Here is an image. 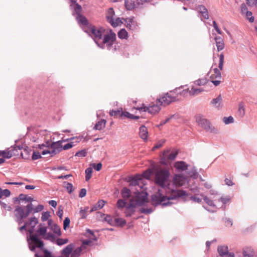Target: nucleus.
Returning <instances> with one entry per match:
<instances>
[{"instance_id":"nucleus-8","label":"nucleus","mask_w":257,"mask_h":257,"mask_svg":"<svg viewBox=\"0 0 257 257\" xmlns=\"http://www.w3.org/2000/svg\"><path fill=\"white\" fill-rule=\"evenodd\" d=\"M165 195H164L162 190L159 189L156 194L151 196V200L152 204L155 206H158L162 202L165 201Z\"/></svg>"},{"instance_id":"nucleus-10","label":"nucleus","mask_w":257,"mask_h":257,"mask_svg":"<svg viewBox=\"0 0 257 257\" xmlns=\"http://www.w3.org/2000/svg\"><path fill=\"white\" fill-rule=\"evenodd\" d=\"M187 176L182 174H175L173 177V184L177 186H182L188 182Z\"/></svg>"},{"instance_id":"nucleus-44","label":"nucleus","mask_w":257,"mask_h":257,"mask_svg":"<svg viewBox=\"0 0 257 257\" xmlns=\"http://www.w3.org/2000/svg\"><path fill=\"white\" fill-rule=\"evenodd\" d=\"M63 184L65 185L64 187L66 188L69 194H71L74 191V188L72 183L64 181Z\"/></svg>"},{"instance_id":"nucleus-9","label":"nucleus","mask_w":257,"mask_h":257,"mask_svg":"<svg viewBox=\"0 0 257 257\" xmlns=\"http://www.w3.org/2000/svg\"><path fill=\"white\" fill-rule=\"evenodd\" d=\"M123 20L127 29L132 31H135L138 29L139 24L134 17L127 18L123 19Z\"/></svg>"},{"instance_id":"nucleus-20","label":"nucleus","mask_w":257,"mask_h":257,"mask_svg":"<svg viewBox=\"0 0 257 257\" xmlns=\"http://www.w3.org/2000/svg\"><path fill=\"white\" fill-rule=\"evenodd\" d=\"M76 19L78 21V23L82 25L83 26H87V30L88 29V27L90 25L89 24V23L87 20V19L82 15H79L78 16H76Z\"/></svg>"},{"instance_id":"nucleus-36","label":"nucleus","mask_w":257,"mask_h":257,"mask_svg":"<svg viewBox=\"0 0 257 257\" xmlns=\"http://www.w3.org/2000/svg\"><path fill=\"white\" fill-rule=\"evenodd\" d=\"M114 15V11L112 8H110L108 9L107 11V13L106 16V18L107 21L109 23L113 19V16Z\"/></svg>"},{"instance_id":"nucleus-53","label":"nucleus","mask_w":257,"mask_h":257,"mask_svg":"<svg viewBox=\"0 0 257 257\" xmlns=\"http://www.w3.org/2000/svg\"><path fill=\"white\" fill-rule=\"evenodd\" d=\"M219 61L218 64V67L220 70H222L223 69V66L224 63V55L223 53H221L219 55Z\"/></svg>"},{"instance_id":"nucleus-64","label":"nucleus","mask_w":257,"mask_h":257,"mask_svg":"<svg viewBox=\"0 0 257 257\" xmlns=\"http://www.w3.org/2000/svg\"><path fill=\"white\" fill-rule=\"evenodd\" d=\"M178 152L177 151L172 152L168 156V159L171 161L174 160L178 155Z\"/></svg>"},{"instance_id":"nucleus-11","label":"nucleus","mask_w":257,"mask_h":257,"mask_svg":"<svg viewBox=\"0 0 257 257\" xmlns=\"http://www.w3.org/2000/svg\"><path fill=\"white\" fill-rule=\"evenodd\" d=\"M24 208L20 205H17L14 210V215L16 217V221L19 225L23 222Z\"/></svg>"},{"instance_id":"nucleus-57","label":"nucleus","mask_w":257,"mask_h":257,"mask_svg":"<svg viewBox=\"0 0 257 257\" xmlns=\"http://www.w3.org/2000/svg\"><path fill=\"white\" fill-rule=\"evenodd\" d=\"M41 158H42L41 154L39 152L33 151L32 159L33 160H36Z\"/></svg>"},{"instance_id":"nucleus-38","label":"nucleus","mask_w":257,"mask_h":257,"mask_svg":"<svg viewBox=\"0 0 257 257\" xmlns=\"http://www.w3.org/2000/svg\"><path fill=\"white\" fill-rule=\"evenodd\" d=\"M127 202L125 201V199H119L116 202V206L118 209H121L123 208H125L127 206Z\"/></svg>"},{"instance_id":"nucleus-12","label":"nucleus","mask_w":257,"mask_h":257,"mask_svg":"<svg viewBox=\"0 0 257 257\" xmlns=\"http://www.w3.org/2000/svg\"><path fill=\"white\" fill-rule=\"evenodd\" d=\"M217 251L219 255L223 257L224 255H227V257H234L233 252L228 251V247L227 245H219L217 247Z\"/></svg>"},{"instance_id":"nucleus-39","label":"nucleus","mask_w":257,"mask_h":257,"mask_svg":"<svg viewBox=\"0 0 257 257\" xmlns=\"http://www.w3.org/2000/svg\"><path fill=\"white\" fill-rule=\"evenodd\" d=\"M46 232L47 227L45 226L41 227L37 230L35 234H38V237L39 235H41L43 236V237H44L46 235Z\"/></svg>"},{"instance_id":"nucleus-33","label":"nucleus","mask_w":257,"mask_h":257,"mask_svg":"<svg viewBox=\"0 0 257 257\" xmlns=\"http://www.w3.org/2000/svg\"><path fill=\"white\" fill-rule=\"evenodd\" d=\"M122 112V108L117 109L116 110H111L109 111V115L111 116H114L115 118H121V112Z\"/></svg>"},{"instance_id":"nucleus-49","label":"nucleus","mask_w":257,"mask_h":257,"mask_svg":"<svg viewBox=\"0 0 257 257\" xmlns=\"http://www.w3.org/2000/svg\"><path fill=\"white\" fill-rule=\"evenodd\" d=\"M104 221L107 222L111 226H114V219H113L112 216L110 215H106L104 219Z\"/></svg>"},{"instance_id":"nucleus-23","label":"nucleus","mask_w":257,"mask_h":257,"mask_svg":"<svg viewBox=\"0 0 257 257\" xmlns=\"http://www.w3.org/2000/svg\"><path fill=\"white\" fill-rule=\"evenodd\" d=\"M121 195L123 199L126 200L131 196L132 192L130 189L124 187L121 190Z\"/></svg>"},{"instance_id":"nucleus-60","label":"nucleus","mask_w":257,"mask_h":257,"mask_svg":"<svg viewBox=\"0 0 257 257\" xmlns=\"http://www.w3.org/2000/svg\"><path fill=\"white\" fill-rule=\"evenodd\" d=\"M87 155V152L85 149L81 150L80 151H78L75 154V156L80 157H84Z\"/></svg>"},{"instance_id":"nucleus-1","label":"nucleus","mask_w":257,"mask_h":257,"mask_svg":"<svg viewBox=\"0 0 257 257\" xmlns=\"http://www.w3.org/2000/svg\"><path fill=\"white\" fill-rule=\"evenodd\" d=\"M90 34L97 45L101 49L110 50L116 40V34L110 29L90 25L85 31Z\"/></svg>"},{"instance_id":"nucleus-15","label":"nucleus","mask_w":257,"mask_h":257,"mask_svg":"<svg viewBox=\"0 0 257 257\" xmlns=\"http://www.w3.org/2000/svg\"><path fill=\"white\" fill-rule=\"evenodd\" d=\"M171 192L173 193L176 198H181L183 200H185V197L188 195L187 192L185 190H177V189H171Z\"/></svg>"},{"instance_id":"nucleus-35","label":"nucleus","mask_w":257,"mask_h":257,"mask_svg":"<svg viewBox=\"0 0 257 257\" xmlns=\"http://www.w3.org/2000/svg\"><path fill=\"white\" fill-rule=\"evenodd\" d=\"M153 174V171L152 169H148L147 170L144 171L143 174L141 175L142 176V181L143 178L149 180L151 176Z\"/></svg>"},{"instance_id":"nucleus-43","label":"nucleus","mask_w":257,"mask_h":257,"mask_svg":"<svg viewBox=\"0 0 257 257\" xmlns=\"http://www.w3.org/2000/svg\"><path fill=\"white\" fill-rule=\"evenodd\" d=\"M82 250L81 247H78L75 248L71 254V257H79Z\"/></svg>"},{"instance_id":"nucleus-16","label":"nucleus","mask_w":257,"mask_h":257,"mask_svg":"<svg viewBox=\"0 0 257 257\" xmlns=\"http://www.w3.org/2000/svg\"><path fill=\"white\" fill-rule=\"evenodd\" d=\"M130 186H140V182L142 181V176L137 174L133 177H129L128 181Z\"/></svg>"},{"instance_id":"nucleus-61","label":"nucleus","mask_w":257,"mask_h":257,"mask_svg":"<svg viewBox=\"0 0 257 257\" xmlns=\"http://www.w3.org/2000/svg\"><path fill=\"white\" fill-rule=\"evenodd\" d=\"M74 143H75V142H71L67 143L63 146H62V150H67L72 148L75 145Z\"/></svg>"},{"instance_id":"nucleus-48","label":"nucleus","mask_w":257,"mask_h":257,"mask_svg":"<svg viewBox=\"0 0 257 257\" xmlns=\"http://www.w3.org/2000/svg\"><path fill=\"white\" fill-rule=\"evenodd\" d=\"M82 138H83L82 136H81V137L79 136V137H72V138H70L69 139H62V140H60V141H62V143H63V142H68L69 141H72L73 140H76L75 143L76 144L77 143H79L81 140V139Z\"/></svg>"},{"instance_id":"nucleus-55","label":"nucleus","mask_w":257,"mask_h":257,"mask_svg":"<svg viewBox=\"0 0 257 257\" xmlns=\"http://www.w3.org/2000/svg\"><path fill=\"white\" fill-rule=\"evenodd\" d=\"M69 240L68 238H58L57 239V244L58 245L61 246L64 244L67 243L68 242Z\"/></svg>"},{"instance_id":"nucleus-45","label":"nucleus","mask_w":257,"mask_h":257,"mask_svg":"<svg viewBox=\"0 0 257 257\" xmlns=\"http://www.w3.org/2000/svg\"><path fill=\"white\" fill-rule=\"evenodd\" d=\"M51 229L53 230L54 233L57 234L58 236L61 235V228L57 224L54 223L51 226Z\"/></svg>"},{"instance_id":"nucleus-41","label":"nucleus","mask_w":257,"mask_h":257,"mask_svg":"<svg viewBox=\"0 0 257 257\" xmlns=\"http://www.w3.org/2000/svg\"><path fill=\"white\" fill-rule=\"evenodd\" d=\"M72 4H74V7L73 9L75 13L76 14V16H78L79 15H81V11H82V8L81 6L76 3H71Z\"/></svg>"},{"instance_id":"nucleus-34","label":"nucleus","mask_w":257,"mask_h":257,"mask_svg":"<svg viewBox=\"0 0 257 257\" xmlns=\"http://www.w3.org/2000/svg\"><path fill=\"white\" fill-rule=\"evenodd\" d=\"M136 208H129L128 207L126 206L124 212L125 216L126 217H131L136 211Z\"/></svg>"},{"instance_id":"nucleus-4","label":"nucleus","mask_w":257,"mask_h":257,"mask_svg":"<svg viewBox=\"0 0 257 257\" xmlns=\"http://www.w3.org/2000/svg\"><path fill=\"white\" fill-rule=\"evenodd\" d=\"M160 105L158 104H150L148 106V112L152 114H155L158 113L160 109V105L167 106L171 104L173 102L179 101V99L177 97H159L157 99Z\"/></svg>"},{"instance_id":"nucleus-5","label":"nucleus","mask_w":257,"mask_h":257,"mask_svg":"<svg viewBox=\"0 0 257 257\" xmlns=\"http://www.w3.org/2000/svg\"><path fill=\"white\" fill-rule=\"evenodd\" d=\"M196 120L198 124L206 132L217 133V130L212 126L210 121L203 117V115L199 114L196 116Z\"/></svg>"},{"instance_id":"nucleus-2","label":"nucleus","mask_w":257,"mask_h":257,"mask_svg":"<svg viewBox=\"0 0 257 257\" xmlns=\"http://www.w3.org/2000/svg\"><path fill=\"white\" fill-rule=\"evenodd\" d=\"M36 225L31 226L28 230L29 236L27 237V242L29 249L31 251L35 252L36 247L39 248L43 250L44 243L39 237L38 234L33 233Z\"/></svg>"},{"instance_id":"nucleus-51","label":"nucleus","mask_w":257,"mask_h":257,"mask_svg":"<svg viewBox=\"0 0 257 257\" xmlns=\"http://www.w3.org/2000/svg\"><path fill=\"white\" fill-rule=\"evenodd\" d=\"M207 82L208 80L205 78H203L199 79L198 80L195 81L194 83L196 85L201 86L204 85L207 83Z\"/></svg>"},{"instance_id":"nucleus-42","label":"nucleus","mask_w":257,"mask_h":257,"mask_svg":"<svg viewBox=\"0 0 257 257\" xmlns=\"http://www.w3.org/2000/svg\"><path fill=\"white\" fill-rule=\"evenodd\" d=\"M230 199H231V198L229 196H228L226 197H221L218 199V201L221 202L223 204V205L222 206L221 208L225 209V205L226 203H228L230 201Z\"/></svg>"},{"instance_id":"nucleus-7","label":"nucleus","mask_w":257,"mask_h":257,"mask_svg":"<svg viewBox=\"0 0 257 257\" xmlns=\"http://www.w3.org/2000/svg\"><path fill=\"white\" fill-rule=\"evenodd\" d=\"M180 88H176L175 90L171 91V92L174 93L173 95L176 94H180L183 96H187L188 94L189 95H199L201 93V92L204 91V89L202 88H192L191 90L189 91L186 90H183L182 93L180 92Z\"/></svg>"},{"instance_id":"nucleus-26","label":"nucleus","mask_w":257,"mask_h":257,"mask_svg":"<svg viewBox=\"0 0 257 257\" xmlns=\"http://www.w3.org/2000/svg\"><path fill=\"white\" fill-rule=\"evenodd\" d=\"M186 174H187L186 176H187V177H189L193 179H197L199 175L197 171V169H196V168L195 167H193L192 168L191 170L186 171Z\"/></svg>"},{"instance_id":"nucleus-31","label":"nucleus","mask_w":257,"mask_h":257,"mask_svg":"<svg viewBox=\"0 0 257 257\" xmlns=\"http://www.w3.org/2000/svg\"><path fill=\"white\" fill-rule=\"evenodd\" d=\"M1 155L4 159H10L12 158L13 155H16L14 153V150H10V151H1Z\"/></svg>"},{"instance_id":"nucleus-14","label":"nucleus","mask_w":257,"mask_h":257,"mask_svg":"<svg viewBox=\"0 0 257 257\" xmlns=\"http://www.w3.org/2000/svg\"><path fill=\"white\" fill-rule=\"evenodd\" d=\"M174 167L178 172H186L188 170L189 165L184 161H180L176 162L174 163Z\"/></svg>"},{"instance_id":"nucleus-46","label":"nucleus","mask_w":257,"mask_h":257,"mask_svg":"<svg viewBox=\"0 0 257 257\" xmlns=\"http://www.w3.org/2000/svg\"><path fill=\"white\" fill-rule=\"evenodd\" d=\"M214 71V74H212L210 78L211 79H214L215 78H221V75L220 71L217 68H215L213 70Z\"/></svg>"},{"instance_id":"nucleus-18","label":"nucleus","mask_w":257,"mask_h":257,"mask_svg":"<svg viewBox=\"0 0 257 257\" xmlns=\"http://www.w3.org/2000/svg\"><path fill=\"white\" fill-rule=\"evenodd\" d=\"M217 51L222 50L224 48V43L222 38L219 36H216L214 38Z\"/></svg>"},{"instance_id":"nucleus-37","label":"nucleus","mask_w":257,"mask_h":257,"mask_svg":"<svg viewBox=\"0 0 257 257\" xmlns=\"http://www.w3.org/2000/svg\"><path fill=\"white\" fill-rule=\"evenodd\" d=\"M117 35L118 38L121 39H127L128 38V33L125 29H121Z\"/></svg>"},{"instance_id":"nucleus-6","label":"nucleus","mask_w":257,"mask_h":257,"mask_svg":"<svg viewBox=\"0 0 257 257\" xmlns=\"http://www.w3.org/2000/svg\"><path fill=\"white\" fill-rule=\"evenodd\" d=\"M148 195L149 194L147 191H136L135 197L136 200V204L138 205V206H142L146 203H148Z\"/></svg>"},{"instance_id":"nucleus-47","label":"nucleus","mask_w":257,"mask_h":257,"mask_svg":"<svg viewBox=\"0 0 257 257\" xmlns=\"http://www.w3.org/2000/svg\"><path fill=\"white\" fill-rule=\"evenodd\" d=\"M85 180L88 181L92 176V169L91 167L87 168L85 170Z\"/></svg>"},{"instance_id":"nucleus-25","label":"nucleus","mask_w":257,"mask_h":257,"mask_svg":"<svg viewBox=\"0 0 257 257\" xmlns=\"http://www.w3.org/2000/svg\"><path fill=\"white\" fill-rule=\"evenodd\" d=\"M74 247V243H70L61 250V254L63 255H70Z\"/></svg>"},{"instance_id":"nucleus-3","label":"nucleus","mask_w":257,"mask_h":257,"mask_svg":"<svg viewBox=\"0 0 257 257\" xmlns=\"http://www.w3.org/2000/svg\"><path fill=\"white\" fill-rule=\"evenodd\" d=\"M170 173L168 169H160L157 170L155 175V183L162 188L169 189Z\"/></svg>"},{"instance_id":"nucleus-56","label":"nucleus","mask_w":257,"mask_h":257,"mask_svg":"<svg viewBox=\"0 0 257 257\" xmlns=\"http://www.w3.org/2000/svg\"><path fill=\"white\" fill-rule=\"evenodd\" d=\"M50 216V213L49 211L43 212L42 214L41 220L42 221H45L48 220Z\"/></svg>"},{"instance_id":"nucleus-17","label":"nucleus","mask_w":257,"mask_h":257,"mask_svg":"<svg viewBox=\"0 0 257 257\" xmlns=\"http://www.w3.org/2000/svg\"><path fill=\"white\" fill-rule=\"evenodd\" d=\"M197 10L202 15L204 19L208 20L209 19L208 10L204 5H198Z\"/></svg>"},{"instance_id":"nucleus-52","label":"nucleus","mask_w":257,"mask_h":257,"mask_svg":"<svg viewBox=\"0 0 257 257\" xmlns=\"http://www.w3.org/2000/svg\"><path fill=\"white\" fill-rule=\"evenodd\" d=\"M141 213H144L146 214H148L152 213L153 212V209L151 208H141L138 210Z\"/></svg>"},{"instance_id":"nucleus-28","label":"nucleus","mask_w":257,"mask_h":257,"mask_svg":"<svg viewBox=\"0 0 257 257\" xmlns=\"http://www.w3.org/2000/svg\"><path fill=\"white\" fill-rule=\"evenodd\" d=\"M26 211L24 210L23 219L26 218L33 211V210L34 209L33 204L32 203H28L26 206Z\"/></svg>"},{"instance_id":"nucleus-22","label":"nucleus","mask_w":257,"mask_h":257,"mask_svg":"<svg viewBox=\"0 0 257 257\" xmlns=\"http://www.w3.org/2000/svg\"><path fill=\"white\" fill-rule=\"evenodd\" d=\"M140 137L144 140V141H146L147 140L148 138V130L147 127L144 125H142L140 127Z\"/></svg>"},{"instance_id":"nucleus-29","label":"nucleus","mask_w":257,"mask_h":257,"mask_svg":"<svg viewBox=\"0 0 257 257\" xmlns=\"http://www.w3.org/2000/svg\"><path fill=\"white\" fill-rule=\"evenodd\" d=\"M114 226L119 227H123L126 224V221L125 219L121 218H116L114 219Z\"/></svg>"},{"instance_id":"nucleus-62","label":"nucleus","mask_w":257,"mask_h":257,"mask_svg":"<svg viewBox=\"0 0 257 257\" xmlns=\"http://www.w3.org/2000/svg\"><path fill=\"white\" fill-rule=\"evenodd\" d=\"M165 143V140H161L158 143H157L153 148V150L158 149L163 146L164 144Z\"/></svg>"},{"instance_id":"nucleus-19","label":"nucleus","mask_w":257,"mask_h":257,"mask_svg":"<svg viewBox=\"0 0 257 257\" xmlns=\"http://www.w3.org/2000/svg\"><path fill=\"white\" fill-rule=\"evenodd\" d=\"M211 104L219 109L223 106L222 97H215L211 101Z\"/></svg>"},{"instance_id":"nucleus-59","label":"nucleus","mask_w":257,"mask_h":257,"mask_svg":"<svg viewBox=\"0 0 257 257\" xmlns=\"http://www.w3.org/2000/svg\"><path fill=\"white\" fill-rule=\"evenodd\" d=\"M38 223V218L35 216L31 217L29 218V223L31 226L36 225Z\"/></svg>"},{"instance_id":"nucleus-21","label":"nucleus","mask_w":257,"mask_h":257,"mask_svg":"<svg viewBox=\"0 0 257 257\" xmlns=\"http://www.w3.org/2000/svg\"><path fill=\"white\" fill-rule=\"evenodd\" d=\"M32 150L26 146L23 150V151H21L20 154L23 159L25 160H28L30 158L31 153Z\"/></svg>"},{"instance_id":"nucleus-32","label":"nucleus","mask_w":257,"mask_h":257,"mask_svg":"<svg viewBox=\"0 0 257 257\" xmlns=\"http://www.w3.org/2000/svg\"><path fill=\"white\" fill-rule=\"evenodd\" d=\"M123 18H117L115 19H113L111 21L109 22V23L114 28L120 25L121 24L124 23L123 20Z\"/></svg>"},{"instance_id":"nucleus-50","label":"nucleus","mask_w":257,"mask_h":257,"mask_svg":"<svg viewBox=\"0 0 257 257\" xmlns=\"http://www.w3.org/2000/svg\"><path fill=\"white\" fill-rule=\"evenodd\" d=\"M199 195V194H195L193 196H191L190 197V199L195 202L198 203H201L203 197H201V198H200Z\"/></svg>"},{"instance_id":"nucleus-40","label":"nucleus","mask_w":257,"mask_h":257,"mask_svg":"<svg viewBox=\"0 0 257 257\" xmlns=\"http://www.w3.org/2000/svg\"><path fill=\"white\" fill-rule=\"evenodd\" d=\"M200 196L202 197H203V199L204 201V202L207 204L209 206L211 207H215L216 205L214 204L213 200L210 199L207 196H204L202 194H200Z\"/></svg>"},{"instance_id":"nucleus-24","label":"nucleus","mask_w":257,"mask_h":257,"mask_svg":"<svg viewBox=\"0 0 257 257\" xmlns=\"http://www.w3.org/2000/svg\"><path fill=\"white\" fill-rule=\"evenodd\" d=\"M106 202L103 200H99L97 203L94 205L90 210V212L91 213L94 211L101 209L105 205Z\"/></svg>"},{"instance_id":"nucleus-54","label":"nucleus","mask_w":257,"mask_h":257,"mask_svg":"<svg viewBox=\"0 0 257 257\" xmlns=\"http://www.w3.org/2000/svg\"><path fill=\"white\" fill-rule=\"evenodd\" d=\"M223 121L226 124L231 123L233 122L234 118L231 116H229L228 117H224L223 118Z\"/></svg>"},{"instance_id":"nucleus-30","label":"nucleus","mask_w":257,"mask_h":257,"mask_svg":"<svg viewBox=\"0 0 257 257\" xmlns=\"http://www.w3.org/2000/svg\"><path fill=\"white\" fill-rule=\"evenodd\" d=\"M62 141H58L55 142H53L50 145V148L56 150H59V152H61L62 150Z\"/></svg>"},{"instance_id":"nucleus-58","label":"nucleus","mask_w":257,"mask_h":257,"mask_svg":"<svg viewBox=\"0 0 257 257\" xmlns=\"http://www.w3.org/2000/svg\"><path fill=\"white\" fill-rule=\"evenodd\" d=\"M70 223V219L68 217H65L63 221V228L66 230L69 227Z\"/></svg>"},{"instance_id":"nucleus-63","label":"nucleus","mask_w":257,"mask_h":257,"mask_svg":"<svg viewBox=\"0 0 257 257\" xmlns=\"http://www.w3.org/2000/svg\"><path fill=\"white\" fill-rule=\"evenodd\" d=\"M126 206L129 208H136L138 205L136 204V200L131 199Z\"/></svg>"},{"instance_id":"nucleus-27","label":"nucleus","mask_w":257,"mask_h":257,"mask_svg":"<svg viewBox=\"0 0 257 257\" xmlns=\"http://www.w3.org/2000/svg\"><path fill=\"white\" fill-rule=\"evenodd\" d=\"M106 121L104 119H101L98 121L94 125L93 129L96 130H101L105 127Z\"/></svg>"},{"instance_id":"nucleus-13","label":"nucleus","mask_w":257,"mask_h":257,"mask_svg":"<svg viewBox=\"0 0 257 257\" xmlns=\"http://www.w3.org/2000/svg\"><path fill=\"white\" fill-rule=\"evenodd\" d=\"M138 2H139L138 0H124L125 7L127 10L130 11L136 8H142Z\"/></svg>"}]
</instances>
